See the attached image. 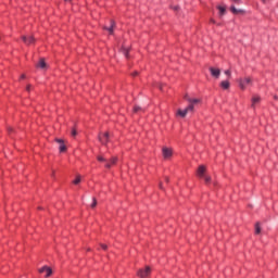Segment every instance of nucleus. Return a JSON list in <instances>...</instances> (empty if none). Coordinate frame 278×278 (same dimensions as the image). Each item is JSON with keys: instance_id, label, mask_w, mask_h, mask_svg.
<instances>
[{"instance_id": "nucleus-7", "label": "nucleus", "mask_w": 278, "mask_h": 278, "mask_svg": "<svg viewBox=\"0 0 278 278\" xmlns=\"http://www.w3.org/2000/svg\"><path fill=\"white\" fill-rule=\"evenodd\" d=\"M55 142H58V144H60L59 146V151H60V153H65V151H66V144H64V140L63 139H55Z\"/></svg>"}, {"instance_id": "nucleus-6", "label": "nucleus", "mask_w": 278, "mask_h": 278, "mask_svg": "<svg viewBox=\"0 0 278 278\" xmlns=\"http://www.w3.org/2000/svg\"><path fill=\"white\" fill-rule=\"evenodd\" d=\"M38 273H40V275H42V273H45L46 277L49 278L53 275V269H51V267H49V266H43L38 269Z\"/></svg>"}, {"instance_id": "nucleus-13", "label": "nucleus", "mask_w": 278, "mask_h": 278, "mask_svg": "<svg viewBox=\"0 0 278 278\" xmlns=\"http://www.w3.org/2000/svg\"><path fill=\"white\" fill-rule=\"evenodd\" d=\"M230 12H232V14H243L244 11L240 10V9H236L235 5L230 7Z\"/></svg>"}, {"instance_id": "nucleus-9", "label": "nucleus", "mask_w": 278, "mask_h": 278, "mask_svg": "<svg viewBox=\"0 0 278 278\" xmlns=\"http://www.w3.org/2000/svg\"><path fill=\"white\" fill-rule=\"evenodd\" d=\"M116 162H118V157L113 156L110 162L105 163V168H112V165L116 164Z\"/></svg>"}, {"instance_id": "nucleus-29", "label": "nucleus", "mask_w": 278, "mask_h": 278, "mask_svg": "<svg viewBox=\"0 0 278 278\" xmlns=\"http://www.w3.org/2000/svg\"><path fill=\"white\" fill-rule=\"evenodd\" d=\"M26 90L29 92V90H31V85H28V86L26 87Z\"/></svg>"}, {"instance_id": "nucleus-37", "label": "nucleus", "mask_w": 278, "mask_h": 278, "mask_svg": "<svg viewBox=\"0 0 278 278\" xmlns=\"http://www.w3.org/2000/svg\"><path fill=\"white\" fill-rule=\"evenodd\" d=\"M65 1H71V0H65Z\"/></svg>"}, {"instance_id": "nucleus-12", "label": "nucleus", "mask_w": 278, "mask_h": 278, "mask_svg": "<svg viewBox=\"0 0 278 278\" xmlns=\"http://www.w3.org/2000/svg\"><path fill=\"white\" fill-rule=\"evenodd\" d=\"M114 27H116V23L114 21H111V26L110 27H104L109 34H114Z\"/></svg>"}, {"instance_id": "nucleus-31", "label": "nucleus", "mask_w": 278, "mask_h": 278, "mask_svg": "<svg viewBox=\"0 0 278 278\" xmlns=\"http://www.w3.org/2000/svg\"><path fill=\"white\" fill-rule=\"evenodd\" d=\"M136 75H138V72H135V73L132 74V77H136Z\"/></svg>"}, {"instance_id": "nucleus-36", "label": "nucleus", "mask_w": 278, "mask_h": 278, "mask_svg": "<svg viewBox=\"0 0 278 278\" xmlns=\"http://www.w3.org/2000/svg\"><path fill=\"white\" fill-rule=\"evenodd\" d=\"M55 175V172H52V177Z\"/></svg>"}, {"instance_id": "nucleus-15", "label": "nucleus", "mask_w": 278, "mask_h": 278, "mask_svg": "<svg viewBox=\"0 0 278 278\" xmlns=\"http://www.w3.org/2000/svg\"><path fill=\"white\" fill-rule=\"evenodd\" d=\"M260 101H261L260 96H254L252 98V108H255V105H257V103H260Z\"/></svg>"}, {"instance_id": "nucleus-16", "label": "nucleus", "mask_w": 278, "mask_h": 278, "mask_svg": "<svg viewBox=\"0 0 278 278\" xmlns=\"http://www.w3.org/2000/svg\"><path fill=\"white\" fill-rule=\"evenodd\" d=\"M229 80H224L220 83V87L224 89V90H229Z\"/></svg>"}, {"instance_id": "nucleus-22", "label": "nucleus", "mask_w": 278, "mask_h": 278, "mask_svg": "<svg viewBox=\"0 0 278 278\" xmlns=\"http://www.w3.org/2000/svg\"><path fill=\"white\" fill-rule=\"evenodd\" d=\"M91 207L92 208L97 207V199L96 198L92 199Z\"/></svg>"}, {"instance_id": "nucleus-23", "label": "nucleus", "mask_w": 278, "mask_h": 278, "mask_svg": "<svg viewBox=\"0 0 278 278\" xmlns=\"http://www.w3.org/2000/svg\"><path fill=\"white\" fill-rule=\"evenodd\" d=\"M97 160L98 162H108V160H105L103 156H98Z\"/></svg>"}, {"instance_id": "nucleus-4", "label": "nucleus", "mask_w": 278, "mask_h": 278, "mask_svg": "<svg viewBox=\"0 0 278 278\" xmlns=\"http://www.w3.org/2000/svg\"><path fill=\"white\" fill-rule=\"evenodd\" d=\"M149 275H151L150 266H147L144 269H139L137 271V277H140V278H147V277H149Z\"/></svg>"}, {"instance_id": "nucleus-8", "label": "nucleus", "mask_w": 278, "mask_h": 278, "mask_svg": "<svg viewBox=\"0 0 278 278\" xmlns=\"http://www.w3.org/2000/svg\"><path fill=\"white\" fill-rule=\"evenodd\" d=\"M208 71H210L212 77H214L215 79H218V77H220V70L219 68L210 67Z\"/></svg>"}, {"instance_id": "nucleus-2", "label": "nucleus", "mask_w": 278, "mask_h": 278, "mask_svg": "<svg viewBox=\"0 0 278 278\" xmlns=\"http://www.w3.org/2000/svg\"><path fill=\"white\" fill-rule=\"evenodd\" d=\"M237 81L241 90H247L248 86H253V78L251 77L239 78Z\"/></svg>"}, {"instance_id": "nucleus-14", "label": "nucleus", "mask_w": 278, "mask_h": 278, "mask_svg": "<svg viewBox=\"0 0 278 278\" xmlns=\"http://www.w3.org/2000/svg\"><path fill=\"white\" fill-rule=\"evenodd\" d=\"M37 67L42 70L47 68V62H45V59L39 60Z\"/></svg>"}, {"instance_id": "nucleus-24", "label": "nucleus", "mask_w": 278, "mask_h": 278, "mask_svg": "<svg viewBox=\"0 0 278 278\" xmlns=\"http://www.w3.org/2000/svg\"><path fill=\"white\" fill-rule=\"evenodd\" d=\"M225 75H227L228 77H231V71L230 70H226L225 71Z\"/></svg>"}, {"instance_id": "nucleus-35", "label": "nucleus", "mask_w": 278, "mask_h": 278, "mask_svg": "<svg viewBox=\"0 0 278 278\" xmlns=\"http://www.w3.org/2000/svg\"><path fill=\"white\" fill-rule=\"evenodd\" d=\"M211 23H216V21H214V20H211Z\"/></svg>"}, {"instance_id": "nucleus-27", "label": "nucleus", "mask_w": 278, "mask_h": 278, "mask_svg": "<svg viewBox=\"0 0 278 278\" xmlns=\"http://www.w3.org/2000/svg\"><path fill=\"white\" fill-rule=\"evenodd\" d=\"M219 12H220V14H225V8L219 7Z\"/></svg>"}, {"instance_id": "nucleus-10", "label": "nucleus", "mask_w": 278, "mask_h": 278, "mask_svg": "<svg viewBox=\"0 0 278 278\" xmlns=\"http://www.w3.org/2000/svg\"><path fill=\"white\" fill-rule=\"evenodd\" d=\"M205 176V166L200 165L198 168V177H200L201 179H203Z\"/></svg>"}, {"instance_id": "nucleus-21", "label": "nucleus", "mask_w": 278, "mask_h": 278, "mask_svg": "<svg viewBox=\"0 0 278 278\" xmlns=\"http://www.w3.org/2000/svg\"><path fill=\"white\" fill-rule=\"evenodd\" d=\"M134 112H135V114H138V112H142V108H140V106H135V108H134Z\"/></svg>"}, {"instance_id": "nucleus-18", "label": "nucleus", "mask_w": 278, "mask_h": 278, "mask_svg": "<svg viewBox=\"0 0 278 278\" xmlns=\"http://www.w3.org/2000/svg\"><path fill=\"white\" fill-rule=\"evenodd\" d=\"M255 233H256V236L262 233V227L260 226V223L255 224Z\"/></svg>"}, {"instance_id": "nucleus-17", "label": "nucleus", "mask_w": 278, "mask_h": 278, "mask_svg": "<svg viewBox=\"0 0 278 278\" xmlns=\"http://www.w3.org/2000/svg\"><path fill=\"white\" fill-rule=\"evenodd\" d=\"M122 53L125 55V58H129V48H122Z\"/></svg>"}, {"instance_id": "nucleus-20", "label": "nucleus", "mask_w": 278, "mask_h": 278, "mask_svg": "<svg viewBox=\"0 0 278 278\" xmlns=\"http://www.w3.org/2000/svg\"><path fill=\"white\" fill-rule=\"evenodd\" d=\"M202 179H204L205 184H210L212 181V177L205 175Z\"/></svg>"}, {"instance_id": "nucleus-1", "label": "nucleus", "mask_w": 278, "mask_h": 278, "mask_svg": "<svg viewBox=\"0 0 278 278\" xmlns=\"http://www.w3.org/2000/svg\"><path fill=\"white\" fill-rule=\"evenodd\" d=\"M185 99L186 101H188L189 105L185 110L178 109L176 115L180 116V118H186V116H188L190 112L191 113L194 112L195 105H199V103H201L200 99H197V98L192 99L188 97V94L185 96Z\"/></svg>"}, {"instance_id": "nucleus-19", "label": "nucleus", "mask_w": 278, "mask_h": 278, "mask_svg": "<svg viewBox=\"0 0 278 278\" xmlns=\"http://www.w3.org/2000/svg\"><path fill=\"white\" fill-rule=\"evenodd\" d=\"M73 184L75 186H77L78 184H81V176H77L76 179L73 181Z\"/></svg>"}, {"instance_id": "nucleus-25", "label": "nucleus", "mask_w": 278, "mask_h": 278, "mask_svg": "<svg viewBox=\"0 0 278 278\" xmlns=\"http://www.w3.org/2000/svg\"><path fill=\"white\" fill-rule=\"evenodd\" d=\"M72 136L73 137L77 136V129H75V128L72 129Z\"/></svg>"}, {"instance_id": "nucleus-30", "label": "nucleus", "mask_w": 278, "mask_h": 278, "mask_svg": "<svg viewBox=\"0 0 278 278\" xmlns=\"http://www.w3.org/2000/svg\"><path fill=\"white\" fill-rule=\"evenodd\" d=\"M235 3H240V0H232Z\"/></svg>"}, {"instance_id": "nucleus-32", "label": "nucleus", "mask_w": 278, "mask_h": 278, "mask_svg": "<svg viewBox=\"0 0 278 278\" xmlns=\"http://www.w3.org/2000/svg\"><path fill=\"white\" fill-rule=\"evenodd\" d=\"M21 79H25V74H23V75L21 76Z\"/></svg>"}, {"instance_id": "nucleus-28", "label": "nucleus", "mask_w": 278, "mask_h": 278, "mask_svg": "<svg viewBox=\"0 0 278 278\" xmlns=\"http://www.w3.org/2000/svg\"><path fill=\"white\" fill-rule=\"evenodd\" d=\"M161 190H164V185L162 182L159 184Z\"/></svg>"}, {"instance_id": "nucleus-3", "label": "nucleus", "mask_w": 278, "mask_h": 278, "mask_svg": "<svg viewBox=\"0 0 278 278\" xmlns=\"http://www.w3.org/2000/svg\"><path fill=\"white\" fill-rule=\"evenodd\" d=\"M98 140L99 142H101V144H104L106 147L110 142V132H100L98 136Z\"/></svg>"}, {"instance_id": "nucleus-26", "label": "nucleus", "mask_w": 278, "mask_h": 278, "mask_svg": "<svg viewBox=\"0 0 278 278\" xmlns=\"http://www.w3.org/2000/svg\"><path fill=\"white\" fill-rule=\"evenodd\" d=\"M101 249H103V251H108V245L106 244H100Z\"/></svg>"}, {"instance_id": "nucleus-11", "label": "nucleus", "mask_w": 278, "mask_h": 278, "mask_svg": "<svg viewBox=\"0 0 278 278\" xmlns=\"http://www.w3.org/2000/svg\"><path fill=\"white\" fill-rule=\"evenodd\" d=\"M22 40L23 42H25V45H34V41H35V39L31 36L30 37L23 36Z\"/></svg>"}, {"instance_id": "nucleus-34", "label": "nucleus", "mask_w": 278, "mask_h": 278, "mask_svg": "<svg viewBox=\"0 0 278 278\" xmlns=\"http://www.w3.org/2000/svg\"><path fill=\"white\" fill-rule=\"evenodd\" d=\"M174 10H176V11L179 10V7H174Z\"/></svg>"}, {"instance_id": "nucleus-5", "label": "nucleus", "mask_w": 278, "mask_h": 278, "mask_svg": "<svg viewBox=\"0 0 278 278\" xmlns=\"http://www.w3.org/2000/svg\"><path fill=\"white\" fill-rule=\"evenodd\" d=\"M164 160H170L173 157V149L163 147L162 149Z\"/></svg>"}, {"instance_id": "nucleus-33", "label": "nucleus", "mask_w": 278, "mask_h": 278, "mask_svg": "<svg viewBox=\"0 0 278 278\" xmlns=\"http://www.w3.org/2000/svg\"><path fill=\"white\" fill-rule=\"evenodd\" d=\"M165 181L168 184V181H169L168 177H165Z\"/></svg>"}]
</instances>
